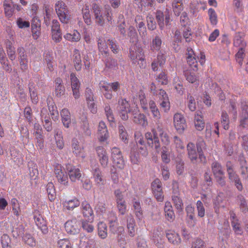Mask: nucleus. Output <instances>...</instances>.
Returning <instances> with one entry per match:
<instances>
[{"label": "nucleus", "mask_w": 248, "mask_h": 248, "mask_svg": "<svg viewBox=\"0 0 248 248\" xmlns=\"http://www.w3.org/2000/svg\"><path fill=\"white\" fill-rule=\"evenodd\" d=\"M57 247L59 248H72L71 243L68 239H61L57 242Z\"/></svg>", "instance_id": "58"}, {"label": "nucleus", "mask_w": 248, "mask_h": 248, "mask_svg": "<svg viewBox=\"0 0 248 248\" xmlns=\"http://www.w3.org/2000/svg\"><path fill=\"white\" fill-rule=\"evenodd\" d=\"M173 84L176 92L179 95L183 94L185 89L183 87L182 82L180 80L179 77L174 78Z\"/></svg>", "instance_id": "44"}, {"label": "nucleus", "mask_w": 248, "mask_h": 248, "mask_svg": "<svg viewBox=\"0 0 248 248\" xmlns=\"http://www.w3.org/2000/svg\"><path fill=\"white\" fill-rule=\"evenodd\" d=\"M46 188L49 200L50 202L54 201L56 198V193L53 183L52 182L48 183Z\"/></svg>", "instance_id": "37"}, {"label": "nucleus", "mask_w": 248, "mask_h": 248, "mask_svg": "<svg viewBox=\"0 0 248 248\" xmlns=\"http://www.w3.org/2000/svg\"><path fill=\"white\" fill-rule=\"evenodd\" d=\"M128 35L130 38L131 40H132L133 42H137L138 41V39L137 32L134 27H129Z\"/></svg>", "instance_id": "64"}, {"label": "nucleus", "mask_w": 248, "mask_h": 248, "mask_svg": "<svg viewBox=\"0 0 248 248\" xmlns=\"http://www.w3.org/2000/svg\"><path fill=\"white\" fill-rule=\"evenodd\" d=\"M208 15L210 22L212 25H216L217 23V16L214 9L209 8L208 11Z\"/></svg>", "instance_id": "53"}, {"label": "nucleus", "mask_w": 248, "mask_h": 248, "mask_svg": "<svg viewBox=\"0 0 248 248\" xmlns=\"http://www.w3.org/2000/svg\"><path fill=\"white\" fill-rule=\"evenodd\" d=\"M72 61L75 69L77 71H80L82 66V61L80 52L78 49H75L73 51Z\"/></svg>", "instance_id": "23"}, {"label": "nucleus", "mask_w": 248, "mask_h": 248, "mask_svg": "<svg viewBox=\"0 0 248 248\" xmlns=\"http://www.w3.org/2000/svg\"><path fill=\"white\" fill-rule=\"evenodd\" d=\"M4 14L6 17L10 18L14 13L13 2L12 0H5L3 2Z\"/></svg>", "instance_id": "31"}, {"label": "nucleus", "mask_w": 248, "mask_h": 248, "mask_svg": "<svg viewBox=\"0 0 248 248\" xmlns=\"http://www.w3.org/2000/svg\"><path fill=\"white\" fill-rule=\"evenodd\" d=\"M163 237L164 233L161 228H158L154 231L152 240L158 248H163L164 247Z\"/></svg>", "instance_id": "16"}, {"label": "nucleus", "mask_w": 248, "mask_h": 248, "mask_svg": "<svg viewBox=\"0 0 248 248\" xmlns=\"http://www.w3.org/2000/svg\"><path fill=\"white\" fill-rule=\"evenodd\" d=\"M72 149L73 154L78 157L84 159L86 156L84 148L82 144L76 139L72 141Z\"/></svg>", "instance_id": "12"}, {"label": "nucleus", "mask_w": 248, "mask_h": 248, "mask_svg": "<svg viewBox=\"0 0 248 248\" xmlns=\"http://www.w3.org/2000/svg\"><path fill=\"white\" fill-rule=\"evenodd\" d=\"M119 130L120 139L125 143L128 142V135L124 127L122 125H119Z\"/></svg>", "instance_id": "63"}, {"label": "nucleus", "mask_w": 248, "mask_h": 248, "mask_svg": "<svg viewBox=\"0 0 248 248\" xmlns=\"http://www.w3.org/2000/svg\"><path fill=\"white\" fill-rule=\"evenodd\" d=\"M91 10L93 13L94 17L103 14V9L101 5L95 2H93L92 4Z\"/></svg>", "instance_id": "50"}, {"label": "nucleus", "mask_w": 248, "mask_h": 248, "mask_svg": "<svg viewBox=\"0 0 248 248\" xmlns=\"http://www.w3.org/2000/svg\"><path fill=\"white\" fill-rule=\"evenodd\" d=\"M104 16L106 17L107 21L109 24H111L112 23V14L109 10L105 13L104 16H103V14L94 17L95 23L98 26H103L105 24Z\"/></svg>", "instance_id": "20"}, {"label": "nucleus", "mask_w": 248, "mask_h": 248, "mask_svg": "<svg viewBox=\"0 0 248 248\" xmlns=\"http://www.w3.org/2000/svg\"><path fill=\"white\" fill-rule=\"evenodd\" d=\"M91 172L95 186L100 187L106 184L107 180L98 165L92 167Z\"/></svg>", "instance_id": "6"}, {"label": "nucleus", "mask_w": 248, "mask_h": 248, "mask_svg": "<svg viewBox=\"0 0 248 248\" xmlns=\"http://www.w3.org/2000/svg\"><path fill=\"white\" fill-rule=\"evenodd\" d=\"M160 95L157 98L160 102V106L165 112H167L170 108L169 99L166 92L165 91H160Z\"/></svg>", "instance_id": "22"}, {"label": "nucleus", "mask_w": 248, "mask_h": 248, "mask_svg": "<svg viewBox=\"0 0 248 248\" xmlns=\"http://www.w3.org/2000/svg\"><path fill=\"white\" fill-rule=\"evenodd\" d=\"M129 57L134 64L138 63L140 68H145L146 62L144 54L141 47L136 45L132 46L129 51Z\"/></svg>", "instance_id": "3"}, {"label": "nucleus", "mask_w": 248, "mask_h": 248, "mask_svg": "<svg viewBox=\"0 0 248 248\" xmlns=\"http://www.w3.org/2000/svg\"><path fill=\"white\" fill-rule=\"evenodd\" d=\"M194 123L196 130L201 131L204 128L205 123L201 111L196 112L195 115Z\"/></svg>", "instance_id": "27"}, {"label": "nucleus", "mask_w": 248, "mask_h": 248, "mask_svg": "<svg viewBox=\"0 0 248 248\" xmlns=\"http://www.w3.org/2000/svg\"><path fill=\"white\" fill-rule=\"evenodd\" d=\"M98 131L100 141H104L108 138L109 135L107 128L104 122L101 121L99 123Z\"/></svg>", "instance_id": "26"}, {"label": "nucleus", "mask_w": 248, "mask_h": 248, "mask_svg": "<svg viewBox=\"0 0 248 248\" xmlns=\"http://www.w3.org/2000/svg\"><path fill=\"white\" fill-rule=\"evenodd\" d=\"M82 14L85 23L88 25H91L92 23L91 16L89 7L88 5L86 4L82 8Z\"/></svg>", "instance_id": "39"}, {"label": "nucleus", "mask_w": 248, "mask_h": 248, "mask_svg": "<svg viewBox=\"0 0 248 248\" xmlns=\"http://www.w3.org/2000/svg\"><path fill=\"white\" fill-rule=\"evenodd\" d=\"M25 232L24 227L23 225H17V226L14 228L12 231V234L15 237H23Z\"/></svg>", "instance_id": "47"}, {"label": "nucleus", "mask_w": 248, "mask_h": 248, "mask_svg": "<svg viewBox=\"0 0 248 248\" xmlns=\"http://www.w3.org/2000/svg\"><path fill=\"white\" fill-rule=\"evenodd\" d=\"M147 26L150 31H154L156 28V24L151 15H148L146 17Z\"/></svg>", "instance_id": "51"}, {"label": "nucleus", "mask_w": 248, "mask_h": 248, "mask_svg": "<svg viewBox=\"0 0 248 248\" xmlns=\"http://www.w3.org/2000/svg\"><path fill=\"white\" fill-rule=\"evenodd\" d=\"M242 119L240 121V125L243 127H245V125L246 124L245 122L247 121L248 119V106L246 104H242Z\"/></svg>", "instance_id": "46"}, {"label": "nucleus", "mask_w": 248, "mask_h": 248, "mask_svg": "<svg viewBox=\"0 0 248 248\" xmlns=\"http://www.w3.org/2000/svg\"><path fill=\"white\" fill-rule=\"evenodd\" d=\"M230 219L232 229L236 235H242L243 230L240 227L239 220L236 217L235 214L233 211L230 212Z\"/></svg>", "instance_id": "19"}, {"label": "nucleus", "mask_w": 248, "mask_h": 248, "mask_svg": "<svg viewBox=\"0 0 248 248\" xmlns=\"http://www.w3.org/2000/svg\"><path fill=\"white\" fill-rule=\"evenodd\" d=\"M62 166L60 164H57L54 169V173L58 183L63 186H67L69 184L68 175L67 171L65 172L62 170Z\"/></svg>", "instance_id": "7"}, {"label": "nucleus", "mask_w": 248, "mask_h": 248, "mask_svg": "<svg viewBox=\"0 0 248 248\" xmlns=\"http://www.w3.org/2000/svg\"><path fill=\"white\" fill-rule=\"evenodd\" d=\"M133 115V121L135 124H140L142 126H146L148 124L145 116L143 114L139 113L137 107H135L134 111H132Z\"/></svg>", "instance_id": "21"}, {"label": "nucleus", "mask_w": 248, "mask_h": 248, "mask_svg": "<svg viewBox=\"0 0 248 248\" xmlns=\"http://www.w3.org/2000/svg\"><path fill=\"white\" fill-rule=\"evenodd\" d=\"M82 212L85 218H88L91 217L94 218L93 210L88 202H82Z\"/></svg>", "instance_id": "35"}, {"label": "nucleus", "mask_w": 248, "mask_h": 248, "mask_svg": "<svg viewBox=\"0 0 248 248\" xmlns=\"http://www.w3.org/2000/svg\"><path fill=\"white\" fill-rule=\"evenodd\" d=\"M70 80L72 89H79L80 83L75 74L72 73L70 74Z\"/></svg>", "instance_id": "56"}, {"label": "nucleus", "mask_w": 248, "mask_h": 248, "mask_svg": "<svg viewBox=\"0 0 248 248\" xmlns=\"http://www.w3.org/2000/svg\"><path fill=\"white\" fill-rule=\"evenodd\" d=\"M151 190L156 200L158 202H162L164 199L162 184L159 179H155L151 183Z\"/></svg>", "instance_id": "9"}, {"label": "nucleus", "mask_w": 248, "mask_h": 248, "mask_svg": "<svg viewBox=\"0 0 248 248\" xmlns=\"http://www.w3.org/2000/svg\"><path fill=\"white\" fill-rule=\"evenodd\" d=\"M152 133L147 132L145 134V137L149 146L159 152L160 145L158 136L161 139V141L165 145H168L170 143V138L168 133L164 130L158 126L156 129H153Z\"/></svg>", "instance_id": "1"}, {"label": "nucleus", "mask_w": 248, "mask_h": 248, "mask_svg": "<svg viewBox=\"0 0 248 248\" xmlns=\"http://www.w3.org/2000/svg\"><path fill=\"white\" fill-rule=\"evenodd\" d=\"M187 150L189 158L192 162L194 163L197 158V154L195 145L192 143H189L187 145Z\"/></svg>", "instance_id": "36"}, {"label": "nucleus", "mask_w": 248, "mask_h": 248, "mask_svg": "<svg viewBox=\"0 0 248 248\" xmlns=\"http://www.w3.org/2000/svg\"><path fill=\"white\" fill-rule=\"evenodd\" d=\"M98 85L101 92L107 99L112 98V91L116 92L120 89V84L118 81L108 83L105 81H101Z\"/></svg>", "instance_id": "4"}, {"label": "nucleus", "mask_w": 248, "mask_h": 248, "mask_svg": "<svg viewBox=\"0 0 248 248\" xmlns=\"http://www.w3.org/2000/svg\"><path fill=\"white\" fill-rule=\"evenodd\" d=\"M155 19L161 30H162L164 27V17L166 25H168L169 24L170 16L169 13L164 14L161 10H157L155 13Z\"/></svg>", "instance_id": "17"}, {"label": "nucleus", "mask_w": 248, "mask_h": 248, "mask_svg": "<svg viewBox=\"0 0 248 248\" xmlns=\"http://www.w3.org/2000/svg\"><path fill=\"white\" fill-rule=\"evenodd\" d=\"M198 61L193 50L191 48H187V81L193 84L195 87L199 85V74Z\"/></svg>", "instance_id": "2"}, {"label": "nucleus", "mask_w": 248, "mask_h": 248, "mask_svg": "<svg viewBox=\"0 0 248 248\" xmlns=\"http://www.w3.org/2000/svg\"><path fill=\"white\" fill-rule=\"evenodd\" d=\"M233 45L234 46H241V47H243L246 46V44L243 41V39L240 35V33L236 34L233 40Z\"/></svg>", "instance_id": "59"}, {"label": "nucleus", "mask_w": 248, "mask_h": 248, "mask_svg": "<svg viewBox=\"0 0 248 248\" xmlns=\"http://www.w3.org/2000/svg\"><path fill=\"white\" fill-rule=\"evenodd\" d=\"M166 237L168 241L174 245H178L181 243V240L179 235L173 231H169L166 233Z\"/></svg>", "instance_id": "30"}, {"label": "nucleus", "mask_w": 248, "mask_h": 248, "mask_svg": "<svg viewBox=\"0 0 248 248\" xmlns=\"http://www.w3.org/2000/svg\"><path fill=\"white\" fill-rule=\"evenodd\" d=\"M140 154L138 152V149L132 148L130 155L131 162L133 164H138L140 162Z\"/></svg>", "instance_id": "41"}, {"label": "nucleus", "mask_w": 248, "mask_h": 248, "mask_svg": "<svg viewBox=\"0 0 248 248\" xmlns=\"http://www.w3.org/2000/svg\"><path fill=\"white\" fill-rule=\"evenodd\" d=\"M93 220L94 218L93 217L81 219L80 221L82 229L88 232H92L94 230V227L92 225Z\"/></svg>", "instance_id": "29"}, {"label": "nucleus", "mask_w": 248, "mask_h": 248, "mask_svg": "<svg viewBox=\"0 0 248 248\" xmlns=\"http://www.w3.org/2000/svg\"><path fill=\"white\" fill-rule=\"evenodd\" d=\"M108 220L109 224V228L112 232L114 233H121L124 231L122 226L117 227V218L115 213L110 212L108 215Z\"/></svg>", "instance_id": "13"}, {"label": "nucleus", "mask_w": 248, "mask_h": 248, "mask_svg": "<svg viewBox=\"0 0 248 248\" xmlns=\"http://www.w3.org/2000/svg\"><path fill=\"white\" fill-rule=\"evenodd\" d=\"M63 37L66 40L71 42H78L81 38L80 33L77 30H74L71 33H67L64 35Z\"/></svg>", "instance_id": "34"}, {"label": "nucleus", "mask_w": 248, "mask_h": 248, "mask_svg": "<svg viewBox=\"0 0 248 248\" xmlns=\"http://www.w3.org/2000/svg\"><path fill=\"white\" fill-rule=\"evenodd\" d=\"M139 98L140 99L142 108L146 110L148 109L147 101L146 99V96L144 92L140 91L139 93Z\"/></svg>", "instance_id": "55"}, {"label": "nucleus", "mask_w": 248, "mask_h": 248, "mask_svg": "<svg viewBox=\"0 0 248 248\" xmlns=\"http://www.w3.org/2000/svg\"><path fill=\"white\" fill-rule=\"evenodd\" d=\"M120 116L123 120H126L128 118V113L131 112L130 104L125 99L122 98L118 101Z\"/></svg>", "instance_id": "10"}, {"label": "nucleus", "mask_w": 248, "mask_h": 248, "mask_svg": "<svg viewBox=\"0 0 248 248\" xmlns=\"http://www.w3.org/2000/svg\"><path fill=\"white\" fill-rule=\"evenodd\" d=\"M98 234L102 239L107 236V227L103 222L100 221L98 223Z\"/></svg>", "instance_id": "40"}, {"label": "nucleus", "mask_w": 248, "mask_h": 248, "mask_svg": "<svg viewBox=\"0 0 248 248\" xmlns=\"http://www.w3.org/2000/svg\"><path fill=\"white\" fill-rule=\"evenodd\" d=\"M113 167L116 169L122 170L124 169L125 163L124 158H112Z\"/></svg>", "instance_id": "49"}, {"label": "nucleus", "mask_w": 248, "mask_h": 248, "mask_svg": "<svg viewBox=\"0 0 248 248\" xmlns=\"http://www.w3.org/2000/svg\"><path fill=\"white\" fill-rule=\"evenodd\" d=\"M61 120L63 126L69 128L71 123V114L67 108H63L60 112Z\"/></svg>", "instance_id": "24"}, {"label": "nucleus", "mask_w": 248, "mask_h": 248, "mask_svg": "<svg viewBox=\"0 0 248 248\" xmlns=\"http://www.w3.org/2000/svg\"><path fill=\"white\" fill-rule=\"evenodd\" d=\"M186 122L185 117L181 113H177L174 114L173 117L174 125L178 132H184L186 125Z\"/></svg>", "instance_id": "15"}, {"label": "nucleus", "mask_w": 248, "mask_h": 248, "mask_svg": "<svg viewBox=\"0 0 248 248\" xmlns=\"http://www.w3.org/2000/svg\"><path fill=\"white\" fill-rule=\"evenodd\" d=\"M21 138L24 144H27L29 142V131L26 127L22 126L20 128Z\"/></svg>", "instance_id": "45"}, {"label": "nucleus", "mask_w": 248, "mask_h": 248, "mask_svg": "<svg viewBox=\"0 0 248 248\" xmlns=\"http://www.w3.org/2000/svg\"><path fill=\"white\" fill-rule=\"evenodd\" d=\"M96 152L99 162L103 168L108 167V157L105 148L102 146L97 147Z\"/></svg>", "instance_id": "14"}, {"label": "nucleus", "mask_w": 248, "mask_h": 248, "mask_svg": "<svg viewBox=\"0 0 248 248\" xmlns=\"http://www.w3.org/2000/svg\"><path fill=\"white\" fill-rule=\"evenodd\" d=\"M245 57V49L243 47H240L235 54V60L239 65L241 66L243 64L244 58Z\"/></svg>", "instance_id": "52"}, {"label": "nucleus", "mask_w": 248, "mask_h": 248, "mask_svg": "<svg viewBox=\"0 0 248 248\" xmlns=\"http://www.w3.org/2000/svg\"><path fill=\"white\" fill-rule=\"evenodd\" d=\"M162 43V41L161 38L159 36L156 35L150 43V50L152 52L159 51L161 49Z\"/></svg>", "instance_id": "33"}, {"label": "nucleus", "mask_w": 248, "mask_h": 248, "mask_svg": "<svg viewBox=\"0 0 248 248\" xmlns=\"http://www.w3.org/2000/svg\"><path fill=\"white\" fill-rule=\"evenodd\" d=\"M33 218L36 226L40 229L42 233L45 234H46L48 232L46 222L38 211L34 212Z\"/></svg>", "instance_id": "11"}, {"label": "nucleus", "mask_w": 248, "mask_h": 248, "mask_svg": "<svg viewBox=\"0 0 248 248\" xmlns=\"http://www.w3.org/2000/svg\"><path fill=\"white\" fill-rule=\"evenodd\" d=\"M47 103L49 111L50 112V115L52 116V119L53 120L57 119L58 116V111L54 102H53L52 100L48 99Z\"/></svg>", "instance_id": "38"}, {"label": "nucleus", "mask_w": 248, "mask_h": 248, "mask_svg": "<svg viewBox=\"0 0 248 248\" xmlns=\"http://www.w3.org/2000/svg\"><path fill=\"white\" fill-rule=\"evenodd\" d=\"M97 46L99 52L102 55L107 56L108 54V49L106 40L102 37L97 40Z\"/></svg>", "instance_id": "28"}, {"label": "nucleus", "mask_w": 248, "mask_h": 248, "mask_svg": "<svg viewBox=\"0 0 248 248\" xmlns=\"http://www.w3.org/2000/svg\"><path fill=\"white\" fill-rule=\"evenodd\" d=\"M23 240L27 245L34 246L35 245V241L31 234L26 233L22 237Z\"/></svg>", "instance_id": "62"}, {"label": "nucleus", "mask_w": 248, "mask_h": 248, "mask_svg": "<svg viewBox=\"0 0 248 248\" xmlns=\"http://www.w3.org/2000/svg\"><path fill=\"white\" fill-rule=\"evenodd\" d=\"M79 223L76 218L68 220L65 223V229L68 233L75 234L79 232Z\"/></svg>", "instance_id": "18"}, {"label": "nucleus", "mask_w": 248, "mask_h": 248, "mask_svg": "<svg viewBox=\"0 0 248 248\" xmlns=\"http://www.w3.org/2000/svg\"><path fill=\"white\" fill-rule=\"evenodd\" d=\"M55 83V94L58 97L64 95L65 92L64 86L62 84V80L60 78H56Z\"/></svg>", "instance_id": "25"}, {"label": "nucleus", "mask_w": 248, "mask_h": 248, "mask_svg": "<svg viewBox=\"0 0 248 248\" xmlns=\"http://www.w3.org/2000/svg\"><path fill=\"white\" fill-rule=\"evenodd\" d=\"M221 124L225 130H228L229 128V116L226 112H222L221 116Z\"/></svg>", "instance_id": "57"}, {"label": "nucleus", "mask_w": 248, "mask_h": 248, "mask_svg": "<svg viewBox=\"0 0 248 248\" xmlns=\"http://www.w3.org/2000/svg\"><path fill=\"white\" fill-rule=\"evenodd\" d=\"M156 80L158 82L162 85H167L169 82V80L167 74L162 71L157 77Z\"/></svg>", "instance_id": "60"}, {"label": "nucleus", "mask_w": 248, "mask_h": 248, "mask_svg": "<svg viewBox=\"0 0 248 248\" xmlns=\"http://www.w3.org/2000/svg\"><path fill=\"white\" fill-rule=\"evenodd\" d=\"M65 169L71 182H76L80 179L82 173L78 167L71 164H67L66 165Z\"/></svg>", "instance_id": "8"}, {"label": "nucleus", "mask_w": 248, "mask_h": 248, "mask_svg": "<svg viewBox=\"0 0 248 248\" xmlns=\"http://www.w3.org/2000/svg\"><path fill=\"white\" fill-rule=\"evenodd\" d=\"M135 221L131 215L127 216V228L129 235L132 237H134L136 233Z\"/></svg>", "instance_id": "32"}, {"label": "nucleus", "mask_w": 248, "mask_h": 248, "mask_svg": "<svg viewBox=\"0 0 248 248\" xmlns=\"http://www.w3.org/2000/svg\"><path fill=\"white\" fill-rule=\"evenodd\" d=\"M211 167L215 177L219 176L224 174L221 165L217 161L213 162Z\"/></svg>", "instance_id": "43"}, {"label": "nucleus", "mask_w": 248, "mask_h": 248, "mask_svg": "<svg viewBox=\"0 0 248 248\" xmlns=\"http://www.w3.org/2000/svg\"><path fill=\"white\" fill-rule=\"evenodd\" d=\"M33 85L34 84L33 83H30L29 88L31 101L32 103L36 104L38 102V97L37 92Z\"/></svg>", "instance_id": "42"}, {"label": "nucleus", "mask_w": 248, "mask_h": 248, "mask_svg": "<svg viewBox=\"0 0 248 248\" xmlns=\"http://www.w3.org/2000/svg\"><path fill=\"white\" fill-rule=\"evenodd\" d=\"M52 39L56 43L60 42L62 40L61 30L51 31Z\"/></svg>", "instance_id": "61"}, {"label": "nucleus", "mask_w": 248, "mask_h": 248, "mask_svg": "<svg viewBox=\"0 0 248 248\" xmlns=\"http://www.w3.org/2000/svg\"><path fill=\"white\" fill-rule=\"evenodd\" d=\"M0 242L2 248H12L11 240L7 234H4L1 236Z\"/></svg>", "instance_id": "48"}, {"label": "nucleus", "mask_w": 248, "mask_h": 248, "mask_svg": "<svg viewBox=\"0 0 248 248\" xmlns=\"http://www.w3.org/2000/svg\"><path fill=\"white\" fill-rule=\"evenodd\" d=\"M106 115L109 122H114V117L112 109L109 104H106L104 108Z\"/></svg>", "instance_id": "54"}, {"label": "nucleus", "mask_w": 248, "mask_h": 248, "mask_svg": "<svg viewBox=\"0 0 248 248\" xmlns=\"http://www.w3.org/2000/svg\"><path fill=\"white\" fill-rule=\"evenodd\" d=\"M55 9L61 22L67 23L70 19V15L65 3L62 0L58 1L55 4Z\"/></svg>", "instance_id": "5"}]
</instances>
